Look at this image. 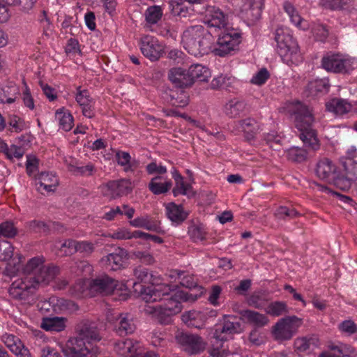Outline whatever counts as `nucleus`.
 Here are the masks:
<instances>
[{
  "mask_svg": "<svg viewBox=\"0 0 357 357\" xmlns=\"http://www.w3.org/2000/svg\"><path fill=\"white\" fill-rule=\"evenodd\" d=\"M188 234L190 238L195 242L205 239L206 233L199 226L193 225L190 227Z\"/></svg>",
  "mask_w": 357,
  "mask_h": 357,
  "instance_id": "obj_63",
  "label": "nucleus"
},
{
  "mask_svg": "<svg viewBox=\"0 0 357 357\" xmlns=\"http://www.w3.org/2000/svg\"><path fill=\"white\" fill-rule=\"evenodd\" d=\"M168 78L176 88L183 89L192 86V78H190L188 70L181 68L169 70Z\"/></svg>",
  "mask_w": 357,
  "mask_h": 357,
  "instance_id": "obj_21",
  "label": "nucleus"
},
{
  "mask_svg": "<svg viewBox=\"0 0 357 357\" xmlns=\"http://www.w3.org/2000/svg\"><path fill=\"white\" fill-rule=\"evenodd\" d=\"M50 304L53 306L54 311L56 312L64 311L73 312L77 310L79 308L78 305L74 301L63 298H51Z\"/></svg>",
  "mask_w": 357,
  "mask_h": 357,
  "instance_id": "obj_35",
  "label": "nucleus"
},
{
  "mask_svg": "<svg viewBox=\"0 0 357 357\" xmlns=\"http://www.w3.org/2000/svg\"><path fill=\"white\" fill-rule=\"evenodd\" d=\"M236 128L238 130L244 132L246 140L251 141L255 137L259 126L254 119L247 118L238 121L236 123Z\"/></svg>",
  "mask_w": 357,
  "mask_h": 357,
  "instance_id": "obj_28",
  "label": "nucleus"
},
{
  "mask_svg": "<svg viewBox=\"0 0 357 357\" xmlns=\"http://www.w3.org/2000/svg\"><path fill=\"white\" fill-rule=\"evenodd\" d=\"M294 119L295 127L299 131V138L304 144L305 148L293 146L287 151L288 160L294 162H303L320 148V143L317 132L313 128L314 119L312 111L305 104L297 101L292 104L290 109Z\"/></svg>",
  "mask_w": 357,
  "mask_h": 357,
  "instance_id": "obj_1",
  "label": "nucleus"
},
{
  "mask_svg": "<svg viewBox=\"0 0 357 357\" xmlns=\"http://www.w3.org/2000/svg\"><path fill=\"white\" fill-rule=\"evenodd\" d=\"M145 312L147 314H153L156 317L158 321L161 324L167 325L172 322V317L174 314H169L167 311L165 310L164 308L160 305H147L145 307Z\"/></svg>",
  "mask_w": 357,
  "mask_h": 357,
  "instance_id": "obj_36",
  "label": "nucleus"
},
{
  "mask_svg": "<svg viewBox=\"0 0 357 357\" xmlns=\"http://www.w3.org/2000/svg\"><path fill=\"white\" fill-rule=\"evenodd\" d=\"M248 9L247 15L250 17V20L255 21L260 18L261 10L264 6V0H248Z\"/></svg>",
  "mask_w": 357,
  "mask_h": 357,
  "instance_id": "obj_43",
  "label": "nucleus"
},
{
  "mask_svg": "<svg viewBox=\"0 0 357 357\" xmlns=\"http://www.w3.org/2000/svg\"><path fill=\"white\" fill-rule=\"evenodd\" d=\"M105 195L110 196L112 199H116L130 194L133 188L130 180L122 178L120 180L110 181L106 183Z\"/></svg>",
  "mask_w": 357,
  "mask_h": 357,
  "instance_id": "obj_18",
  "label": "nucleus"
},
{
  "mask_svg": "<svg viewBox=\"0 0 357 357\" xmlns=\"http://www.w3.org/2000/svg\"><path fill=\"white\" fill-rule=\"evenodd\" d=\"M353 0H321L323 6L331 10L345 9Z\"/></svg>",
  "mask_w": 357,
  "mask_h": 357,
  "instance_id": "obj_54",
  "label": "nucleus"
},
{
  "mask_svg": "<svg viewBox=\"0 0 357 357\" xmlns=\"http://www.w3.org/2000/svg\"><path fill=\"white\" fill-rule=\"evenodd\" d=\"M139 344L131 339L121 340L114 344V351L119 356L132 357L139 349Z\"/></svg>",
  "mask_w": 357,
  "mask_h": 357,
  "instance_id": "obj_24",
  "label": "nucleus"
},
{
  "mask_svg": "<svg viewBox=\"0 0 357 357\" xmlns=\"http://www.w3.org/2000/svg\"><path fill=\"white\" fill-rule=\"evenodd\" d=\"M66 321L64 317H45L43 319L40 326L47 331L61 332L65 329Z\"/></svg>",
  "mask_w": 357,
  "mask_h": 357,
  "instance_id": "obj_32",
  "label": "nucleus"
},
{
  "mask_svg": "<svg viewBox=\"0 0 357 357\" xmlns=\"http://www.w3.org/2000/svg\"><path fill=\"white\" fill-rule=\"evenodd\" d=\"M275 215L279 220H286L298 217L300 215V213L294 208H289L287 206H280L275 213Z\"/></svg>",
  "mask_w": 357,
  "mask_h": 357,
  "instance_id": "obj_53",
  "label": "nucleus"
},
{
  "mask_svg": "<svg viewBox=\"0 0 357 357\" xmlns=\"http://www.w3.org/2000/svg\"><path fill=\"white\" fill-rule=\"evenodd\" d=\"M17 234V229L13 222L6 221L0 224V234L6 238H13Z\"/></svg>",
  "mask_w": 357,
  "mask_h": 357,
  "instance_id": "obj_56",
  "label": "nucleus"
},
{
  "mask_svg": "<svg viewBox=\"0 0 357 357\" xmlns=\"http://www.w3.org/2000/svg\"><path fill=\"white\" fill-rule=\"evenodd\" d=\"M144 229L154 231L158 234H165V230L160 226V222L155 219L150 218L148 216Z\"/></svg>",
  "mask_w": 357,
  "mask_h": 357,
  "instance_id": "obj_60",
  "label": "nucleus"
},
{
  "mask_svg": "<svg viewBox=\"0 0 357 357\" xmlns=\"http://www.w3.org/2000/svg\"><path fill=\"white\" fill-rule=\"evenodd\" d=\"M55 225L54 222L47 223L40 220H33L26 223V227L30 232L45 234H47Z\"/></svg>",
  "mask_w": 357,
  "mask_h": 357,
  "instance_id": "obj_39",
  "label": "nucleus"
},
{
  "mask_svg": "<svg viewBox=\"0 0 357 357\" xmlns=\"http://www.w3.org/2000/svg\"><path fill=\"white\" fill-rule=\"evenodd\" d=\"M145 20L149 24H155L162 16V10L159 6H149L144 13Z\"/></svg>",
  "mask_w": 357,
  "mask_h": 357,
  "instance_id": "obj_45",
  "label": "nucleus"
},
{
  "mask_svg": "<svg viewBox=\"0 0 357 357\" xmlns=\"http://www.w3.org/2000/svg\"><path fill=\"white\" fill-rule=\"evenodd\" d=\"M268 298L264 291L254 292L248 300V304L257 309H263L266 305Z\"/></svg>",
  "mask_w": 357,
  "mask_h": 357,
  "instance_id": "obj_44",
  "label": "nucleus"
},
{
  "mask_svg": "<svg viewBox=\"0 0 357 357\" xmlns=\"http://www.w3.org/2000/svg\"><path fill=\"white\" fill-rule=\"evenodd\" d=\"M166 213L168 218L176 225L182 223L188 215L181 205H177L174 202L167 205Z\"/></svg>",
  "mask_w": 357,
  "mask_h": 357,
  "instance_id": "obj_30",
  "label": "nucleus"
},
{
  "mask_svg": "<svg viewBox=\"0 0 357 357\" xmlns=\"http://www.w3.org/2000/svg\"><path fill=\"white\" fill-rule=\"evenodd\" d=\"M182 43L188 53L195 56H202L211 52L214 38L202 25H194L183 32Z\"/></svg>",
  "mask_w": 357,
  "mask_h": 357,
  "instance_id": "obj_2",
  "label": "nucleus"
},
{
  "mask_svg": "<svg viewBox=\"0 0 357 357\" xmlns=\"http://www.w3.org/2000/svg\"><path fill=\"white\" fill-rule=\"evenodd\" d=\"M274 39L277 43V52L282 59L289 63L299 61L300 52L297 42L287 29L279 27L275 30Z\"/></svg>",
  "mask_w": 357,
  "mask_h": 357,
  "instance_id": "obj_5",
  "label": "nucleus"
},
{
  "mask_svg": "<svg viewBox=\"0 0 357 357\" xmlns=\"http://www.w3.org/2000/svg\"><path fill=\"white\" fill-rule=\"evenodd\" d=\"M311 31L314 38L321 42H324L328 38L329 33L326 26L319 23L312 24Z\"/></svg>",
  "mask_w": 357,
  "mask_h": 357,
  "instance_id": "obj_49",
  "label": "nucleus"
},
{
  "mask_svg": "<svg viewBox=\"0 0 357 357\" xmlns=\"http://www.w3.org/2000/svg\"><path fill=\"white\" fill-rule=\"evenodd\" d=\"M1 149L3 153L10 160H12L14 158L20 159L24 154V150L22 147L17 146L14 144L8 146L6 144H3L1 146Z\"/></svg>",
  "mask_w": 357,
  "mask_h": 357,
  "instance_id": "obj_47",
  "label": "nucleus"
},
{
  "mask_svg": "<svg viewBox=\"0 0 357 357\" xmlns=\"http://www.w3.org/2000/svg\"><path fill=\"white\" fill-rule=\"evenodd\" d=\"M326 109L328 111L338 115H343L351 111L352 106L347 100L341 98H333L327 102Z\"/></svg>",
  "mask_w": 357,
  "mask_h": 357,
  "instance_id": "obj_33",
  "label": "nucleus"
},
{
  "mask_svg": "<svg viewBox=\"0 0 357 357\" xmlns=\"http://www.w3.org/2000/svg\"><path fill=\"white\" fill-rule=\"evenodd\" d=\"M175 340L181 349L188 355L199 354L206 347V342L201 336L183 331H176Z\"/></svg>",
  "mask_w": 357,
  "mask_h": 357,
  "instance_id": "obj_6",
  "label": "nucleus"
},
{
  "mask_svg": "<svg viewBox=\"0 0 357 357\" xmlns=\"http://www.w3.org/2000/svg\"><path fill=\"white\" fill-rule=\"evenodd\" d=\"M296 346L300 351H305L311 348V346H317V339L315 337H302L296 340Z\"/></svg>",
  "mask_w": 357,
  "mask_h": 357,
  "instance_id": "obj_57",
  "label": "nucleus"
},
{
  "mask_svg": "<svg viewBox=\"0 0 357 357\" xmlns=\"http://www.w3.org/2000/svg\"><path fill=\"white\" fill-rule=\"evenodd\" d=\"M114 330L120 336L132 333L136 329V325L132 315L128 313L119 314L114 317Z\"/></svg>",
  "mask_w": 357,
  "mask_h": 357,
  "instance_id": "obj_20",
  "label": "nucleus"
},
{
  "mask_svg": "<svg viewBox=\"0 0 357 357\" xmlns=\"http://www.w3.org/2000/svg\"><path fill=\"white\" fill-rule=\"evenodd\" d=\"M117 163L123 167L126 172H134L139 166V162L135 160H131V156L128 152L119 151L116 153Z\"/></svg>",
  "mask_w": 357,
  "mask_h": 357,
  "instance_id": "obj_38",
  "label": "nucleus"
},
{
  "mask_svg": "<svg viewBox=\"0 0 357 357\" xmlns=\"http://www.w3.org/2000/svg\"><path fill=\"white\" fill-rule=\"evenodd\" d=\"M330 88L329 80L328 79H319L310 82L307 85V89L312 95H315L318 92L327 93Z\"/></svg>",
  "mask_w": 357,
  "mask_h": 357,
  "instance_id": "obj_42",
  "label": "nucleus"
},
{
  "mask_svg": "<svg viewBox=\"0 0 357 357\" xmlns=\"http://www.w3.org/2000/svg\"><path fill=\"white\" fill-rule=\"evenodd\" d=\"M227 17L224 11L214 6L206 8L204 22L210 28L221 29L227 24Z\"/></svg>",
  "mask_w": 357,
  "mask_h": 357,
  "instance_id": "obj_16",
  "label": "nucleus"
},
{
  "mask_svg": "<svg viewBox=\"0 0 357 357\" xmlns=\"http://www.w3.org/2000/svg\"><path fill=\"white\" fill-rule=\"evenodd\" d=\"M241 33L236 30L226 29L219 35L216 47H211L215 55L225 56L234 51L241 43Z\"/></svg>",
  "mask_w": 357,
  "mask_h": 357,
  "instance_id": "obj_7",
  "label": "nucleus"
},
{
  "mask_svg": "<svg viewBox=\"0 0 357 357\" xmlns=\"http://www.w3.org/2000/svg\"><path fill=\"white\" fill-rule=\"evenodd\" d=\"M354 59L339 54H327L321 59L322 67L328 72L335 73H348L352 70Z\"/></svg>",
  "mask_w": 357,
  "mask_h": 357,
  "instance_id": "obj_8",
  "label": "nucleus"
},
{
  "mask_svg": "<svg viewBox=\"0 0 357 357\" xmlns=\"http://www.w3.org/2000/svg\"><path fill=\"white\" fill-rule=\"evenodd\" d=\"M190 78H192V85L195 81L200 82H208L211 77L209 69L201 64H193L188 70Z\"/></svg>",
  "mask_w": 357,
  "mask_h": 357,
  "instance_id": "obj_31",
  "label": "nucleus"
},
{
  "mask_svg": "<svg viewBox=\"0 0 357 357\" xmlns=\"http://www.w3.org/2000/svg\"><path fill=\"white\" fill-rule=\"evenodd\" d=\"M338 328L344 333L351 335L357 331V326L352 320H345L340 323Z\"/></svg>",
  "mask_w": 357,
  "mask_h": 357,
  "instance_id": "obj_64",
  "label": "nucleus"
},
{
  "mask_svg": "<svg viewBox=\"0 0 357 357\" xmlns=\"http://www.w3.org/2000/svg\"><path fill=\"white\" fill-rule=\"evenodd\" d=\"M59 184V179L52 173L41 172L36 176V185H39L37 189L43 187L47 192H54Z\"/></svg>",
  "mask_w": 357,
  "mask_h": 357,
  "instance_id": "obj_27",
  "label": "nucleus"
},
{
  "mask_svg": "<svg viewBox=\"0 0 357 357\" xmlns=\"http://www.w3.org/2000/svg\"><path fill=\"white\" fill-rule=\"evenodd\" d=\"M133 287L136 292L142 296L146 303L163 302L167 296H169L171 288L167 284L145 287L138 282L133 283Z\"/></svg>",
  "mask_w": 357,
  "mask_h": 357,
  "instance_id": "obj_12",
  "label": "nucleus"
},
{
  "mask_svg": "<svg viewBox=\"0 0 357 357\" xmlns=\"http://www.w3.org/2000/svg\"><path fill=\"white\" fill-rule=\"evenodd\" d=\"M134 275L139 282L154 284L158 282L159 278L154 275L152 271L143 266H138L134 269Z\"/></svg>",
  "mask_w": 357,
  "mask_h": 357,
  "instance_id": "obj_40",
  "label": "nucleus"
},
{
  "mask_svg": "<svg viewBox=\"0 0 357 357\" xmlns=\"http://www.w3.org/2000/svg\"><path fill=\"white\" fill-rule=\"evenodd\" d=\"M62 351L66 357H92L98 353V348L91 347L77 336L68 340Z\"/></svg>",
  "mask_w": 357,
  "mask_h": 357,
  "instance_id": "obj_10",
  "label": "nucleus"
},
{
  "mask_svg": "<svg viewBox=\"0 0 357 357\" xmlns=\"http://www.w3.org/2000/svg\"><path fill=\"white\" fill-rule=\"evenodd\" d=\"M183 273H178V278H180V284L181 286L185 287L190 289H199V295L202 294V291L200 286L197 284V280L192 275H187L181 277Z\"/></svg>",
  "mask_w": 357,
  "mask_h": 357,
  "instance_id": "obj_55",
  "label": "nucleus"
},
{
  "mask_svg": "<svg viewBox=\"0 0 357 357\" xmlns=\"http://www.w3.org/2000/svg\"><path fill=\"white\" fill-rule=\"evenodd\" d=\"M182 320L188 326L200 329L204 327L206 316L201 312L189 311L182 314Z\"/></svg>",
  "mask_w": 357,
  "mask_h": 357,
  "instance_id": "obj_29",
  "label": "nucleus"
},
{
  "mask_svg": "<svg viewBox=\"0 0 357 357\" xmlns=\"http://www.w3.org/2000/svg\"><path fill=\"white\" fill-rule=\"evenodd\" d=\"M163 179V176H156L151 180L149 188L154 195L164 194L172 188V181L170 180L162 181Z\"/></svg>",
  "mask_w": 357,
  "mask_h": 357,
  "instance_id": "obj_34",
  "label": "nucleus"
},
{
  "mask_svg": "<svg viewBox=\"0 0 357 357\" xmlns=\"http://www.w3.org/2000/svg\"><path fill=\"white\" fill-rule=\"evenodd\" d=\"M44 263L45 258L42 256L30 259L23 268L25 277L40 286L48 284L59 274V268L54 265L45 266Z\"/></svg>",
  "mask_w": 357,
  "mask_h": 357,
  "instance_id": "obj_4",
  "label": "nucleus"
},
{
  "mask_svg": "<svg viewBox=\"0 0 357 357\" xmlns=\"http://www.w3.org/2000/svg\"><path fill=\"white\" fill-rule=\"evenodd\" d=\"M128 259V253L127 250L118 247L115 248L112 253L103 257L101 259V262L106 266L107 268L117 271L124 267Z\"/></svg>",
  "mask_w": 357,
  "mask_h": 357,
  "instance_id": "obj_19",
  "label": "nucleus"
},
{
  "mask_svg": "<svg viewBox=\"0 0 357 357\" xmlns=\"http://www.w3.org/2000/svg\"><path fill=\"white\" fill-rule=\"evenodd\" d=\"M197 294H190L185 291H177L173 294L169 293L163 301V303L159 304L169 314H176L181 311V301H195L197 299Z\"/></svg>",
  "mask_w": 357,
  "mask_h": 357,
  "instance_id": "obj_13",
  "label": "nucleus"
},
{
  "mask_svg": "<svg viewBox=\"0 0 357 357\" xmlns=\"http://www.w3.org/2000/svg\"><path fill=\"white\" fill-rule=\"evenodd\" d=\"M246 103L243 100L232 99L225 106V114L230 118L238 117L244 112Z\"/></svg>",
  "mask_w": 357,
  "mask_h": 357,
  "instance_id": "obj_37",
  "label": "nucleus"
},
{
  "mask_svg": "<svg viewBox=\"0 0 357 357\" xmlns=\"http://www.w3.org/2000/svg\"><path fill=\"white\" fill-rule=\"evenodd\" d=\"M330 182H333L337 188L342 190H348L352 183L347 174L344 176L340 175L337 172L335 174L334 176H333Z\"/></svg>",
  "mask_w": 357,
  "mask_h": 357,
  "instance_id": "obj_50",
  "label": "nucleus"
},
{
  "mask_svg": "<svg viewBox=\"0 0 357 357\" xmlns=\"http://www.w3.org/2000/svg\"><path fill=\"white\" fill-rule=\"evenodd\" d=\"M39 287L37 282L24 277L14 281L8 289V293L15 300L29 302Z\"/></svg>",
  "mask_w": 357,
  "mask_h": 357,
  "instance_id": "obj_9",
  "label": "nucleus"
},
{
  "mask_svg": "<svg viewBox=\"0 0 357 357\" xmlns=\"http://www.w3.org/2000/svg\"><path fill=\"white\" fill-rule=\"evenodd\" d=\"M315 173L320 179L331 181L336 173V167L331 160L324 158L317 162Z\"/></svg>",
  "mask_w": 357,
  "mask_h": 357,
  "instance_id": "obj_25",
  "label": "nucleus"
},
{
  "mask_svg": "<svg viewBox=\"0 0 357 357\" xmlns=\"http://www.w3.org/2000/svg\"><path fill=\"white\" fill-rule=\"evenodd\" d=\"M266 312L273 317H279L288 312L287 304L282 301H275L269 303Z\"/></svg>",
  "mask_w": 357,
  "mask_h": 357,
  "instance_id": "obj_46",
  "label": "nucleus"
},
{
  "mask_svg": "<svg viewBox=\"0 0 357 357\" xmlns=\"http://www.w3.org/2000/svg\"><path fill=\"white\" fill-rule=\"evenodd\" d=\"M75 330L77 336L88 344H91V347H93V342L101 340L98 324L94 321L87 319L82 320L77 324Z\"/></svg>",
  "mask_w": 357,
  "mask_h": 357,
  "instance_id": "obj_14",
  "label": "nucleus"
},
{
  "mask_svg": "<svg viewBox=\"0 0 357 357\" xmlns=\"http://www.w3.org/2000/svg\"><path fill=\"white\" fill-rule=\"evenodd\" d=\"M173 194L175 197L178 196L179 194H182L188 196L189 198L195 195L192 185L190 184H185L184 183H182L180 187H175L173 189Z\"/></svg>",
  "mask_w": 357,
  "mask_h": 357,
  "instance_id": "obj_61",
  "label": "nucleus"
},
{
  "mask_svg": "<svg viewBox=\"0 0 357 357\" xmlns=\"http://www.w3.org/2000/svg\"><path fill=\"white\" fill-rule=\"evenodd\" d=\"M143 55L151 61L158 60L164 53L163 45L154 37L142 38L140 47Z\"/></svg>",
  "mask_w": 357,
  "mask_h": 357,
  "instance_id": "obj_15",
  "label": "nucleus"
},
{
  "mask_svg": "<svg viewBox=\"0 0 357 357\" xmlns=\"http://www.w3.org/2000/svg\"><path fill=\"white\" fill-rule=\"evenodd\" d=\"M302 324V319L296 316L280 319L273 327V333L277 340H290Z\"/></svg>",
  "mask_w": 357,
  "mask_h": 357,
  "instance_id": "obj_11",
  "label": "nucleus"
},
{
  "mask_svg": "<svg viewBox=\"0 0 357 357\" xmlns=\"http://www.w3.org/2000/svg\"><path fill=\"white\" fill-rule=\"evenodd\" d=\"M68 170L76 176H90L94 172V166L89 163L85 166H79L77 164H69Z\"/></svg>",
  "mask_w": 357,
  "mask_h": 357,
  "instance_id": "obj_48",
  "label": "nucleus"
},
{
  "mask_svg": "<svg viewBox=\"0 0 357 357\" xmlns=\"http://www.w3.org/2000/svg\"><path fill=\"white\" fill-rule=\"evenodd\" d=\"M56 119L59 121L60 128L65 131H69L73 126V117L70 112L64 108L58 109L55 114Z\"/></svg>",
  "mask_w": 357,
  "mask_h": 357,
  "instance_id": "obj_41",
  "label": "nucleus"
},
{
  "mask_svg": "<svg viewBox=\"0 0 357 357\" xmlns=\"http://www.w3.org/2000/svg\"><path fill=\"white\" fill-rule=\"evenodd\" d=\"M117 285V280L107 275H101L91 280L90 290L91 292L105 296L113 293Z\"/></svg>",
  "mask_w": 357,
  "mask_h": 357,
  "instance_id": "obj_17",
  "label": "nucleus"
},
{
  "mask_svg": "<svg viewBox=\"0 0 357 357\" xmlns=\"http://www.w3.org/2000/svg\"><path fill=\"white\" fill-rule=\"evenodd\" d=\"M241 319L255 326V328H262L268 324V318L264 314L251 310H242L239 312Z\"/></svg>",
  "mask_w": 357,
  "mask_h": 357,
  "instance_id": "obj_23",
  "label": "nucleus"
},
{
  "mask_svg": "<svg viewBox=\"0 0 357 357\" xmlns=\"http://www.w3.org/2000/svg\"><path fill=\"white\" fill-rule=\"evenodd\" d=\"M163 98L175 107H185L189 102V96L183 89H167L164 92Z\"/></svg>",
  "mask_w": 357,
  "mask_h": 357,
  "instance_id": "obj_26",
  "label": "nucleus"
},
{
  "mask_svg": "<svg viewBox=\"0 0 357 357\" xmlns=\"http://www.w3.org/2000/svg\"><path fill=\"white\" fill-rule=\"evenodd\" d=\"M230 77L227 76L220 75L213 79L211 82V88L213 89H218L220 88H227L230 84Z\"/></svg>",
  "mask_w": 357,
  "mask_h": 357,
  "instance_id": "obj_62",
  "label": "nucleus"
},
{
  "mask_svg": "<svg viewBox=\"0 0 357 357\" xmlns=\"http://www.w3.org/2000/svg\"><path fill=\"white\" fill-rule=\"evenodd\" d=\"M270 77V73L266 68L260 69L255 76L251 79V83L261 86L268 80Z\"/></svg>",
  "mask_w": 357,
  "mask_h": 357,
  "instance_id": "obj_59",
  "label": "nucleus"
},
{
  "mask_svg": "<svg viewBox=\"0 0 357 357\" xmlns=\"http://www.w3.org/2000/svg\"><path fill=\"white\" fill-rule=\"evenodd\" d=\"M284 9L288 14L293 24H294L296 26L304 29V27L301 25L303 19L291 3L289 2H285L284 3Z\"/></svg>",
  "mask_w": 357,
  "mask_h": 357,
  "instance_id": "obj_51",
  "label": "nucleus"
},
{
  "mask_svg": "<svg viewBox=\"0 0 357 357\" xmlns=\"http://www.w3.org/2000/svg\"><path fill=\"white\" fill-rule=\"evenodd\" d=\"M95 249V243L89 241H79L77 252H79L84 257H89Z\"/></svg>",
  "mask_w": 357,
  "mask_h": 357,
  "instance_id": "obj_58",
  "label": "nucleus"
},
{
  "mask_svg": "<svg viewBox=\"0 0 357 357\" xmlns=\"http://www.w3.org/2000/svg\"><path fill=\"white\" fill-rule=\"evenodd\" d=\"M182 43L188 53L195 56H202L211 52L214 38L202 25H194L183 32Z\"/></svg>",
  "mask_w": 357,
  "mask_h": 357,
  "instance_id": "obj_3",
  "label": "nucleus"
},
{
  "mask_svg": "<svg viewBox=\"0 0 357 357\" xmlns=\"http://www.w3.org/2000/svg\"><path fill=\"white\" fill-rule=\"evenodd\" d=\"M243 331L242 324L239 321L226 320L220 328L215 329L213 338L215 342H223L227 340L224 334L234 335L241 333Z\"/></svg>",
  "mask_w": 357,
  "mask_h": 357,
  "instance_id": "obj_22",
  "label": "nucleus"
},
{
  "mask_svg": "<svg viewBox=\"0 0 357 357\" xmlns=\"http://www.w3.org/2000/svg\"><path fill=\"white\" fill-rule=\"evenodd\" d=\"M12 244L6 240H0V261H6L10 259L13 255Z\"/></svg>",
  "mask_w": 357,
  "mask_h": 357,
  "instance_id": "obj_52",
  "label": "nucleus"
}]
</instances>
